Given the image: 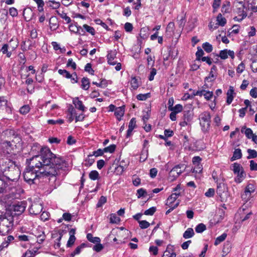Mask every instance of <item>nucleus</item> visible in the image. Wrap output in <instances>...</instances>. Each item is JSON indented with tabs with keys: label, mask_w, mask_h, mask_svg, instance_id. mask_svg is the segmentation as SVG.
<instances>
[{
	"label": "nucleus",
	"mask_w": 257,
	"mask_h": 257,
	"mask_svg": "<svg viewBox=\"0 0 257 257\" xmlns=\"http://www.w3.org/2000/svg\"><path fill=\"white\" fill-rule=\"evenodd\" d=\"M195 233L193 228H188L186 231L184 232L183 236L184 238L187 239L193 237Z\"/></svg>",
	"instance_id": "obj_29"
},
{
	"label": "nucleus",
	"mask_w": 257,
	"mask_h": 257,
	"mask_svg": "<svg viewBox=\"0 0 257 257\" xmlns=\"http://www.w3.org/2000/svg\"><path fill=\"white\" fill-rule=\"evenodd\" d=\"M58 72L59 74L63 75L64 77L67 79H69L72 76V75H71L68 71L65 69H59Z\"/></svg>",
	"instance_id": "obj_45"
},
{
	"label": "nucleus",
	"mask_w": 257,
	"mask_h": 257,
	"mask_svg": "<svg viewBox=\"0 0 257 257\" xmlns=\"http://www.w3.org/2000/svg\"><path fill=\"white\" fill-rule=\"evenodd\" d=\"M238 213L240 215V220L241 222L247 221L252 215V211L244 208L243 206L239 209Z\"/></svg>",
	"instance_id": "obj_7"
},
{
	"label": "nucleus",
	"mask_w": 257,
	"mask_h": 257,
	"mask_svg": "<svg viewBox=\"0 0 257 257\" xmlns=\"http://www.w3.org/2000/svg\"><path fill=\"white\" fill-rule=\"evenodd\" d=\"M216 21L217 24L220 26H224L226 24V20L225 18L223 17L222 14L219 13L216 17Z\"/></svg>",
	"instance_id": "obj_30"
},
{
	"label": "nucleus",
	"mask_w": 257,
	"mask_h": 257,
	"mask_svg": "<svg viewBox=\"0 0 257 257\" xmlns=\"http://www.w3.org/2000/svg\"><path fill=\"white\" fill-rule=\"evenodd\" d=\"M200 124L201 127V130L204 133H206L209 132L210 127V123L204 121H200Z\"/></svg>",
	"instance_id": "obj_32"
},
{
	"label": "nucleus",
	"mask_w": 257,
	"mask_h": 257,
	"mask_svg": "<svg viewBox=\"0 0 257 257\" xmlns=\"http://www.w3.org/2000/svg\"><path fill=\"white\" fill-rule=\"evenodd\" d=\"M202 95L204 96V98L206 100L209 101L213 96V92L212 91L204 90V91L203 92Z\"/></svg>",
	"instance_id": "obj_43"
},
{
	"label": "nucleus",
	"mask_w": 257,
	"mask_h": 257,
	"mask_svg": "<svg viewBox=\"0 0 257 257\" xmlns=\"http://www.w3.org/2000/svg\"><path fill=\"white\" fill-rule=\"evenodd\" d=\"M236 174H237V176L234 179V181L236 183H241L246 177V174L243 169L241 170L239 173H237Z\"/></svg>",
	"instance_id": "obj_23"
},
{
	"label": "nucleus",
	"mask_w": 257,
	"mask_h": 257,
	"mask_svg": "<svg viewBox=\"0 0 257 257\" xmlns=\"http://www.w3.org/2000/svg\"><path fill=\"white\" fill-rule=\"evenodd\" d=\"M13 225V217L10 216L9 218L2 217L0 220V229L2 234L8 233Z\"/></svg>",
	"instance_id": "obj_3"
},
{
	"label": "nucleus",
	"mask_w": 257,
	"mask_h": 257,
	"mask_svg": "<svg viewBox=\"0 0 257 257\" xmlns=\"http://www.w3.org/2000/svg\"><path fill=\"white\" fill-rule=\"evenodd\" d=\"M106 200L107 199L106 197L101 196L98 201V202L96 204V207L99 208L101 207L104 204H105L106 202Z\"/></svg>",
	"instance_id": "obj_59"
},
{
	"label": "nucleus",
	"mask_w": 257,
	"mask_h": 257,
	"mask_svg": "<svg viewBox=\"0 0 257 257\" xmlns=\"http://www.w3.org/2000/svg\"><path fill=\"white\" fill-rule=\"evenodd\" d=\"M147 194L146 190L144 188H140L137 190V195L138 198L145 196Z\"/></svg>",
	"instance_id": "obj_58"
},
{
	"label": "nucleus",
	"mask_w": 257,
	"mask_h": 257,
	"mask_svg": "<svg viewBox=\"0 0 257 257\" xmlns=\"http://www.w3.org/2000/svg\"><path fill=\"white\" fill-rule=\"evenodd\" d=\"M27 204L26 201H17V212H19L17 213V217L25 210Z\"/></svg>",
	"instance_id": "obj_18"
},
{
	"label": "nucleus",
	"mask_w": 257,
	"mask_h": 257,
	"mask_svg": "<svg viewBox=\"0 0 257 257\" xmlns=\"http://www.w3.org/2000/svg\"><path fill=\"white\" fill-rule=\"evenodd\" d=\"M26 167L34 166V168L42 169L41 175L50 176V180H56L59 170H64L68 166L67 162L61 157H58L48 147L40 149L39 154L26 160Z\"/></svg>",
	"instance_id": "obj_1"
},
{
	"label": "nucleus",
	"mask_w": 257,
	"mask_h": 257,
	"mask_svg": "<svg viewBox=\"0 0 257 257\" xmlns=\"http://www.w3.org/2000/svg\"><path fill=\"white\" fill-rule=\"evenodd\" d=\"M35 43V41L33 42L32 40L28 39L27 41L23 42V44L21 45L22 48L23 50H27V48L30 49Z\"/></svg>",
	"instance_id": "obj_27"
},
{
	"label": "nucleus",
	"mask_w": 257,
	"mask_h": 257,
	"mask_svg": "<svg viewBox=\"0 0 257 257\" xmlns=\"http://www.w3.org/2000/svg\"><path fill=\"white\" fill-rule=\"evenodd\" d=\"M200 121L211 124V114L209 111H206L201 113L199 115Z\"/></svg>",
	"instance_id": "obj_17"
},
{
	"label": "nucleus",
	"mask_w": 257,
	"mask_h": 257,
	"mask_svg": "<svg viewBox=\"0 0 257 257\" xmlns=\"http://www.w3.org/2000/svg\"><path fill=\"white\" fill-rule=\"evenodd\" d=\"M104 151H103V149H99L96 151H94L92 152V154L89 155L88 157H92L93 156H95V157L101 156L103 155Z\"/></svg>",
	"instance_id": "obj_57"
},
{
	"label": "nucleus",
	"mask_w": 257,
	"mask_h": 257,
	"mask_svg": "<svg viewBox=\"0 0 257 257\" xmlns=\"http://www.w3.org/2000/svg\"><path fill=\"white\" fill-rule=\"evenodd\" d=\"M131 87L134 90H136L139 86V82L136 77H132L131 81Z\"/></svg>",
	"instance_id": "obj_39"
},
{
	"label": "nucleus",
	"mask_w": 257,
	"mask_h": 257,
	"mask_svg": "<svg viewBox=\"0 0 257 257\" xmlns=\"http://www.w3.org/2000/svg\"><path fill=\"white\" fill-rule=\"evenodd\" d=\"M139 226L141 229H146L149 227L150 224L146 220L139 221Z\"/></svg>",
	"instance_id": "obj_61"
},
{
	"label": "nucleus",
	"mask_w": 257,
	"mask_h": 257,
	"mask_svg": "<svg viewBox=\"0 0 257 257\" xmlns=\"http://www.w3.org/2000/svg\"><path fill=\"white\" fill-rule=\"evenodd\" d=\"M202 158L199 156H195L192 158V163L194 166L192 168L191 172L194 173H201L203 170L202 165L201 164Z\"/></svg>",
	"instance_id": "obj_6"
},
{
	"label": "nucleus",
	"mask_w": 257,
	"mask_h": 257,
	"mask_svg": "<svg viewBox=\"0 0 257 257\" xmlns=\"http://www.w3.org/2000/svg\"><path fill=\"white\" fill-rule=\"evenodd\" d=\"M73 103L77 109L82 111L85 110L86 107L83 104L82 101L79 100L78 97H75L73 99Z\"/></svg>",
	"instance_id": "obj_21"
},
{
	"label": "nucleus",
	"mask_w": 257,
	"mask_h": 257,
	"mask_svg": "<svg viewBox=\"0 0 257 257\" xmlns=\"http://www.w3.org/2000/svg\"><path fill=\"white\" fill-rule=\"evenodd\" d=\"M34 1L37 5L38 8V11L39 12L41 13L44 12V7L45 6V3L43 0H33Z\"/></svg>",
	"instance_id": "obj_33"
},
{
	"label": "nucleus",
	"mask_w": 257,
	"mask_h": 257,
	"mask_svg": "<svg viewBox=\"0 0 257 257\" xmlns=\"http://www.w3.org/2000/svg\"><path fill=\"white\" fill-rule=\"evenodd\" d=\"M89 177L92 180H96L99 179V175L97 171L92 170L89 173Z\"/></svg>",
	"instance_id": "obj_42"
},
{
	"label": "nucleus",
	"mask_w": 257,
	"mask_h": 257,
	"mask_svg": "<svg viewBox=\"0 0 257 257\" xmlns=\"http://www.w3.org/2000/svg\"><path fill=\"white\" fill-rule=\"evenodd\" d=\"M227 236V234L223 233L221 235L218 236L215 240L214 245H217L224 241Z\"/></svg>",
	"instance_id": "obj_41"
},
{
	"label": "nucleus",
	"mask_w": 257,
	"mask_h": 257,
	"mask_svg": "<svg viewBox=\"0 0 257 257\" xmlns=\"http://www.w3.org/2000/svg\"><path fill=\"white\" fill-rule=\"evenodd\" d=\"M204 54V52L203 50L200 47H197V51L196 52L195 55H196V60L195 61H201V59H202L203 56Z\"/></svg>",
	"instance_id": "obj_34"
},
{
	"label": "nucleus",
	"mask_w": 257,
	"mask_h": 257,
	"mask_svg": "<svg viewBox=\"0 0 257 257\" xmlns=\"http://www.w3.org/2000/svg\"><path fill=\"white\" fill-rule=\"evenodd\" d=\"M87 240L94 243L100 242V239L98 237H93L91 233H88L86 235Z\"/></svg>",
	"instance_id": "obj_31"
},
{
	"label": "nucleus",
	"mask_w": 257,
	"mask_h": 257,
	"mask_svg": "<svg viewBox=\"0 0 257 257\" xmlns=\"http://www.w3.org/2000/svg\"><path fill=\"white\" fill-rule=\"evenodd\" d=\"M216 193L221 202H225L228 196L227 187L224 183H217Z\"/></svg>",
	"instance_id": "obj_4"
},
{
	"label": "nucleus",
	"mask_w": 257,
	"mask_h": 257,
	"mask_svg": "<svg viewBox=\"0 0 257 257\" xmlns=\"http://www.w3.org/2000/svg\"><path fill=\"white\" fill-rule=\"evenodd\" d=\"M195 229L197 233H201L206 229V226L204 224L200 223L196 226Z\"/></svg>",
	"instance_id": "obj_38"
},
{
	"label": "nucleus",
	"mask_w": 257,
	"mask_h": 257,
	"mask_svg": "<svg viewBox=\"0 0 257 257\" xmlns=\"http://www.w3.org/2000/svg\"><path fill=\"white\" fill-rule=\"evenodd\" d=\"M47 122H48V123L49 124L54 125L56 124H61L64 123V121L62 119H58L57 120L49 119V120H48Z\"/></svg>",
	"instance_id": "obj_62"
},
{
	"label": "nucleus",
	"mask_w": 257,
	"mask_h": 257,
	"mask_svg": "<svg viewBox=\"0 0 257 257\" xmlns=\"http://www.w3.org/2000/svg\"><path fill=\"white\" fill-rule=\"evenodd\" d=\"M116 145L114 144L110 145V146L105 147L103 149L104 153L109 152L110 153H113L116 149Z\"/></svg>",
	"instance_id": "obj_50"
},
{
	"label": "nucleus",
	"mask_w": 257,
	"mask_h": 257,
	"mask_svg": "<svg viewBox=\"0 0 257 257\" xmlns=\"http://www.w3.org/2000/svg\"><path fill=\"white\" fill-rule=\"evenodd\" d=\"M217 71V67L215 65H213L210 69L209 75L204 78V81L207 82H214L217 77L216 75L213 74L214 71Z\"/></svg>",
	"instance_id": "obj_14"
},
{
	"label": "nucleus",
	"mask_w": 257,
	"mask_h": 257,
	"mask_svg": "<svg viewBox=\"0 0 257 257\" xmlns=\"http://www.w3.org/2000/svg\"><path fill=\"white\" fill-rule=\"evenodd\" d=\"M241 132L242 133H244L247 139H251L252 136H253V132L252 130L250 128H247L245 126H243L241 128Z\"/></svg>",
	"instance_id": "obj_26"
},
{
	"label": "nucleus",
	"mask_w": 257,
	"mask_h": 257,
	"mask_svg": "<svg viewBox=\"0 0 257 257\" xmlns=\"http://www.w3.org/2000/svg\"><path fill=\"white\" fill-rule=\"evenodd\" d=\"M125 112V105H122L116 107L114 112V115L118 120L120 121L123 116Z\"/></svg>",
	"instance_id": "obj_16"
},
{
	"label": "nucleus",
	"mask_w": 257,
	"mask_h": 257,
	"mask_svg": "<svg viewBox=\"0 0 257 257\" xmlns=\"http://www.w3.org/2000/svg\"><path fill=\"white\" fill-rule=\"evenodd\" d=\"M149 141L147 140H145L144 141L143 145V149H142V155H144V158L142 157V159H143V160H146L148 156V149L149 147Z\"/></svg>",
	"instance_id": "obj_19"
},
{
	"label": "nucleus",
	"mask_w": 257,
	"mask_h": 257,
	"mask_svg": "<svg viewBox=\"0 0 257 257\" xmlns=\"http://www.w3.org/2000/svg\"><path fill=\"white\" fill-rule=\"evenodd\" d=\"M127 164L125 163L124 160H122L120 161L119 165L117 166V167H115V171L118 169L120 168L121 171L120 172V173L121 174L124 170L125 168L127 167Z\"/></svg>",
	"instance_id": "obj_47"
},
{
	"label": "nucleus",
	"mask_w": 257,
	"mask_h": 257,
	"mask_svg": "<svg viewBox=\"0 0 257 257\" xmlns=\"http://www.w3.org/2000/svg\"><path fill=\"white\" fill-rule=\"evenodd\" d=\"M156 210L157 209L156 207H152L149 209L146 210L144 212V214L146 215H153L156 211Z\"/></svg>",
	"instance_id": "obj_64"
},
{
	"label": "nucleus",
	"mask_w": 257,
	"mask_h": 257,
	"mask_svg": "<svg viewBox=\"0 0 257 257\" xmlns=\"http://www.w3.org/2000/svg\"><path fill=\"white\" fill-rule=\"evenodd\" d=\"M24 179L29 185L36 184L38 179L42 177H47L46 175H41L40 172L34 169V166L26 167L23 173Z\"/></svg>",
	"instance_id": "obj_2"
},
{
	"label": "nucleus",
	"mask_w": 257,
	"mask_h": 257,
	"mask_svg": "<svg viewBox=\"0 0 257 257\" xmlns=\"http://www.w3.org/2000/svg\"><path fill=\"white\" fill-rule=\"evenodd\" d=\"M232 167L233 168L231 169V170L233 171L235 174H236L237 173H239L241 170L243 169L241 165L237 163H234L233 164H232Z\"/></svg>",
	"instance_id": "obj_37"
},
{
	"label": "nucleus",
	"mask_w": 257,
	"mask_h": 257,
	"mask_svg": "<svg viewBox=\"0 0 257 257\" xmlns=\"http://www.w3.org/2000/svg\"><path fill=\"white\" fill-rule=\"evenodd\" d=\"M120 219L119 217H117L115 214L112 213L110 214V223H118L119 222Z\"/></svg>",
	"instance_id": "obj_51"
},
{
	"label": "nucleus",
	"mask_w": 257,
	"mask_h": 257,
	"mask_svg": "<svg viewBox=\"0 0 257 257\" xmlns=\"http://www.w3.org/2000/svg\"><path fill=\"white\" fill-rule=\"evenodd\" d=\"M245 8V5L243 4L242 8H237L235 12V13L237 14L239 17H241L240 19H239V20H243L247 16V13L244 10Z\"/></svg>",
	"instance_id": "obj_20"
},
{
	"label": "nucleus",
	"mask_w": 257,
	"mask_h": 257,
	"mask_svg": "<svg viewBox=\"0 0 257 257\" xmlns=\"http://www.w3.org/2000/svg\"><path fill=\"white\" fill-rule=\"evenodd\" d=\"M202 48L207 53H210L213 50L212 45L208 42L204 43L202 44Z\"/></svg>",
	"instance_id": "obj_44"
},
{
	"label": "nucleus",
	"mask_w": 257,
	"mask_h": 257,
	"mask_svg": "<svg viewBox=\"0 0 257 257\" xmlns=\"http://www.w3.org/2000/svg\"><path fill=\"white\" fill-rule=\"evenodd\" d=\"M46 5L48 7L51 8L52 9H58L60 7L59 2L55 1L49 0L46 2Z\"/></svg>",
	"instance_id": "obj_24"
},
{
	"label": "nucleus",
	"mask_w": 257,
	"mask_h": 257,
	"mask_svg": "<svg viewBox=\"0 0 257 257\" xmlns=\"http://www.w3.org/2000/svg\"><path fill=\"white\" fill-rule=\"evenodd\" d=\"M180 185L178 184L175 188H173V193L167 199V201H168L169 205L173 203L180 195Z\"/></svg>",
	"instance_id": "obj_8"
},
{
	"label": "nucleus",
	"mask_w": 257,
	"mask_h": 257,
	"mask_svg": "<svg viewBox=\"0 0 257 257\" xmlns=\"http://www.w3.org/2000/svg\"><path fill=\"white\" fill-rule=\"evenodd\" d=\"M116 52L115 50H109L107 51L106 56L107 62L109 65H114L116 64V61H114V59L116 57Z\"/></svg>",
	"instance_id": "obj_13"
},
{
	"label": "nucleus",
	"mask_w": 257,
	"mask_h": 257,
	"mask_svg": "<svg viewBox=\"0 0 257 257\" xmlns=\"http://www.w3.org/2000/svg\"><path fill=\"white\" fill-rule=\"evenodd\" d=\"M84 70L92 75H94V70L92 68L91 63H88L86 64L84 67Z\"/></svg>",
	"instance_id": "obj_52"
},
{
	"label": "nucleus",
	"mask_w": 257,
	"mask_h": 257,
	"mask_svg": "<svg viewBox=\"0 0 257 257\" xmlns=\"http://www.w3.org/2000/svg\"><path fill=\"white\" fill-rule=\"evenodd\" d=\"M200 142L196 141L193 144H189L187 149L189 151L197 152L203 150L204 148V145H200Z\"/></svg>",
	"instance_id": "obj_11"
},
{
	"label": "nucleus",
	"mask_w": 257,
	"mask_h": 257,
	"mask_svg": "<svg viewBox=\"0 0 257 257\" xmlns=\"http://www.w3.org/2000/svg\"><path fill=\"white\" fill-rule=\"evenodd\" d=\"M83 28L85 30V31L90 33L92 35H94L95 34V29L87 24H84L83 25Z\"/></svg>",
	"instance_id": "obj_46"
},
{
	"label": "nucleus",
	"mask_w": 257,
	"mask_h": 257,
	"mask_svg": "<svg viewBox=\"0 0 257 257\" xmlns=\"http://www.w3.org/2000/svg\"><path fill=\"white\" fill-rule=\"evenodd\" d=\"M151 96V93L149 92L145 94H139L137 95L136 98L139 100L144 101L147 100L148 98H150Z\"/></svg>",
	"instance_id": "obj_35"
},
{
	"label": "nucleus",
	"mask_w": 257,
	"mask_h": 257,
	"mask_svg": "<svg viewBox=\"0 0 257 257\" xmlns=\"http://www.w3.org/2000/svg\"><path fill=\"white\" fill-rule=\"evenodd\" d=\"M183 110V106L180 104H177L175 106L172 107V109L170 111L175 112L176 113L182 112Z\"/></svg>",
	"instance_id": "obj_54"
},
{
	"label": "nucleus",
	"mask_w": 257,
	"mask_h": 257,
	"mask_svg": "<svg viewBox=\"0 0 257 257\" xmlns=\"http://www.w3.org/2000/svg\"><path fill=\"white\" fill-rule=\"evenodd\" d=\"M184 164L175 165L169 173V179L173 181L175 180L183 172L181 169L184 167Z\"/></svg>",
	"instance_id": "obj_5"
},
{
	"label": "nucleus",
	"mask_w": 257,
	"mask_h": 257,
	"mask_svg": "<svg viewBox=\"0 0 257 257\" xmlns=\"http://www.w3.org/2000/svg\"><path fill=\"white\" fill-rule=\"evenodd\" d=\"M241 150L240 149H236L233 152V156L231 158L230 160L231 161H233L235 160L239 159L242 157Z\"/></svg>",
	"instance_id": "obj_28"
},
{
	"label": "nucleus",
	"mask_w": 257,
	"mask_h": 257,
	"mask_svg": "<svg viewBox=\"0 0 257 257\" xmlns=\"http://www.w3.org/2000/svg\"><path fill=\"white\" fill-rule=\"evenodd\" d=\"M221 5V0H213V3L212 5L213 11V13H215L218 8L220 7Z\"/></svg>",
	"instance_id": "obj_40"
},
{
	"label": "nucleus",
	"mask_w": 257,
	"mask_h": 257,
	"mask_svg": "<svg viewBox=\"0 0 257 257\" xmlns=\"http://www.w3.org/2000/svg\"><path fill=\"white\" fill-rule=\"evenodd\" d=\"M23 15L25 20L28 22L31 21L33 19L34 13L31 9L25 8L23 11Z\"/></svg>",
	"instance_id": "obj_15"
},
{
	"label": "nucleus",
	"mask_w": 257,
	"mask_h": 257,
	"mask_svg": "<svg viewBox=\"0 0 257 257\" xmlns=\"http://www.w3.org/2000/svg\"><path fill=\"white\" fill-rule=\"evenodd\" d=\"M247 152L248 154V156L247 157V159H254L257 158V151L256 150L248 149L247 150Z\"/></svg>",
	"instance_id": "obj_36"
},
{
	"label": "nucleus",
	"mask_w": 257,
	"mask_h": 257,
	"mask_svg": "<svg viewBox=\"0 0 257 257\" xmlns=\"http://www.w3.org/2000/svg\"><path fill=\"white\" fill-rule=\"evenodd\" d=\"M255 190V186L253 184L249 183L245 187L244 190L247 193H249L251 194V193L254 192Z\"/></svg>",
	"instance_id": "obj_49"
},
{
	"label": "nucleus",
	"mask_w": 257,
	"mask_h": 257,
	"mask_svg": "<svg viewBox=\"0 0 257 257\" xmlns=\"http://www.w3.org/2000/svg\"><path fill=\"white\" fill-rule=\"evenodd\" d=\"M183 120H185L191 123L194 116V112L193 109H185L183 111Z\"/></svg>",
	"instance_id": "obj_12"
},
{
	"label": "nucleus",
	"mask_w": 257,
	"mask_h": 257,
	"mask_svg": "<svg viewBox=\"0 0 257 257\" xmlns=\"http://www.w3.org/2000/svg\"><path fill=\"white\" fill-rule=\"evenodd\" d=\"M124 28L126 32L131 33L133 30V24L129 22H126L124 24Z\"/></svg>",
	"instance_id": "obj_63"
},
{
	"label": "nucleus",
	"mask_w": 257,
	"mask_h": 257,
	"mask_svg": "<svg viewBox=\"0 0 257 257\" xmlns=\"http://www.w3.org/2000/svg\"><path fill=\"white\" fill-rule=\"evenodd\" d=\"M227 53V49H224L220 51L219 54L218 55L217 54V56L219 57L221 59L225 60L228 58Z\"/></svg>",
	"instance_id": "obj_60"
},
{
	"label": "nucleus",
	"mask_w": 257,
	"mask_h": 257,
	"mask_svg": "<svg viewBox=\"0 0 257 257\" xmlns=\"http://www.w3.org/2000/svg\"><path fill=\"white\" fill-rule=\"evenodd\" d=\"M149 28L148 27H143L141 29L139 36L141 39H147L149 36Z\"/></svg>",
	"instance_id": "obj_22"
},
{
	"label": "nucleus",
	"mask_w": 257,
	"mask_h": 257,
	"mask_svg": "<svg viewBox=\"0 0 257 257\" xmlns=\"http://www.w3.org/2000/svg\"><path fill=\"white\" fill-rule=\"evenodd\" d=\"M30 110V108L29 105H24L20 107L19 112L22 114H26L28 113Z\"/></svg>",
	"instance_id": "obj_53"
},
{
	"label": "nucleus",
	"mask_w": 257,
	"mask_h": 257,
	"mask_svg": "<svg viewBox=\"0 0 257 257\" xmlns=\"http://www.w3.org/2000/svg\"><path fill=\"white\" fill-rule=\"evenodd\" d=\"M94 22L96 24L101 25L106 30L108 31H112L110 28H108L107 25L105 23L103 22L100 19H95Z\"/></svg>",
	"instance_id": "obj_48"
},
{
	"label": "nucleus",
	"mask_w": 257,
	"mask_h": 257,
	"mask_svg": "<svg viewBox=\"0 0 257 257\" xmlns=\"http://www.w3.org/2000/svg\"><path fill=\"white\" fill-rule=\"evenodd\" d=\"M58 15L60 16V17L65 20L66 21V23L67 24L70 23L71 22V20L70 18L67 16V14L64 12H62V13H60L58 11H56Z\"/></svg>",
	"instance_id": "obj_56"
},
{
	"label": "nucleus",
	"mask_w": 257,
	"mask_h": 257,
	"mask_svg": "<svg viewBox=\"0 0 257 257\" xmlns=\"http://www.w3.org/2000/svg\"><path fill=\"white\" fill-rule=\"evenodd\" d=\"M14 145L10 141H5L2 143V146L4 148H6L4 152L10 155V157L15 156L16 154L13 147Z\"/></svg>",
	"instance_id": "obj_9"
},
{
	"label": "nucleus",
	"mask_w": 257,
	"mask_h": 257,
	"mask_svg": "<svg viewBox=\"0 0 257 257\" xmlns=\"http://www.w3.org/2000/svg\"><path fill=\"white\" fill-rule=\"evenodd\" d=\"M43 207L41 203H34L30 208L29 211L34 215L39 214L42 211Z\"/></svg>",
	"instance_id": "obj_10"
},
{
	"label": "nucleus",
	"mask_w": 257,
	"mask_h": 257,
	"mask_svg": "<svg viewBox=\"0 0 257 257\" xmlns=\"http://www.w3.org/2000/svg\"><path fill=\"white\" fill-rule=\"evenodd\" d=\"M189 91H193V93L191 94V96L192 98H193L195 96H202L203 95V92L204 91V90H198L195 91L193 90L192 88H190L189 89Z\"/></svg>",
	"instance_id": "obj_55"
},
{
	"label": "nucleus",
	"mask_w": 257,
	"mask_h": 257,
	"mask_svg": "<svg viewBox=\"0 0 257 257\" xmlns=\"http://www.w3.org/2000/svg\"><path fill=\"white\" fill-rule=\"evenodd\" d=\"M81 87L82 89L87 90L90 87L89 79L87 77H83L81 79Z\"/></svg>",
	"instance_id": "obj_25"
}]
</instances>
